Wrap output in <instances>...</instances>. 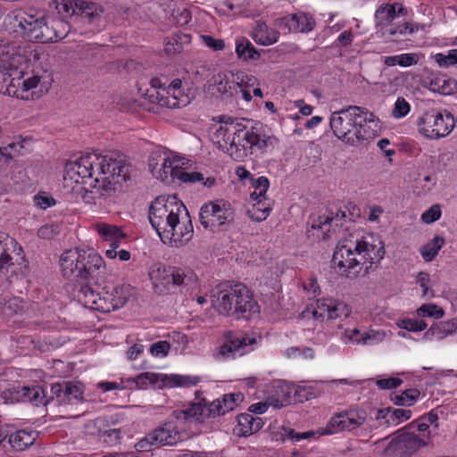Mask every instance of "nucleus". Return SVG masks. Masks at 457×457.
<instances>
[{"label":"nucleus","mask_w":457,"mask_h":457,"mask_svg":"<svg viewBox=\"0 0 457 457\" xmlns=\"http://www.w3.org/2000/svg\"><path fill=\"white\" fill-rule=\"evenodd\" d=\"M224 343L220 347L219 354L224 357L242 356L253 350L256 338L244 332L227 331L224 334Z\"/></svg>","instance_id":"14"},{"label":"nucleus","mask_w":457,"mask_h":457,"mask_svg":"<svg viewBox=\"0 0 457 457\" xmlns=\"http://www.w3.org/2000/svg\"><path fill=\"white\" fill-rule=\"evenodd\" d=\"M358 126L354 130V145L362 141L374 138L379 129V120L373 112L362 107V112L359 117Z\"/></svg>","instance_id":"20"},{"label":"nucleus","mask_w":457,"mask_h":457,"mask_svg":"<svg viewBox=\"0 0 457 457\" xmlns=\"http://www.w3.org/2000/svg\"><path fill=\"white\" fill-rule=\"evenodd\" d=\"M356 251L359 256H362L364 259V264H366V272H369L370 269L377 267V263L384 258L385 248L382 242H379V246L370 244L365 240H356Z\"/></svg>","instance_id":"23"},{"label":"nucleus","mask_w":457,"mask_h":457,"mask_svg":"<svg viewBox=\"0 0 457 457\" xmlns=\"http://www.w3.org/2000/svg\"><path fill=\"white\" fill-rule=\"evenodd\" d=\"M236 54L239 59L244 61H255L261 57L260 52L245 37H239L236 40Z\"/></svg>","instance_id":"30"},{"label":"nucleus","mask_w":457,"mask_h":457,"mask_svg":"<svg viewBox=\"0 0 457 457\" xmlns=\"http://www.w3.org/2000/svg\"><path fill=\"white\" fill-rule=\"evenodd\" d=\"M18 393H21V400L32 403L34 405H47L51 398L46 399L45 390L41 386H21Z\"/></svg>","instance_id":"29"},{"label":"nucleus","mask_w":457,"mask_h":457,"mask_svg":"<svg viewBox=\"0 0 457 457\" xmlns=\"http://www.w3.org/2000/svg\"><path fill=\"white\" fill-rule=\"evenodd\" d=\"M176 178L183 183H195L204 180L203 173L198 171L188 172L183 170L177 171Z\"/></svg>","instance_id":"54"},{"label":"nucleus","mask_w":457,"mask_h":457,"mask_svg":"<svg viewBox=\"0 0 457 457\" xmlns=\"http://www.w3.org/2000/svg\"><path fill=\"white\" fill-rule=\"evenodd\" d=\"M434 58L441 67L454 65L457 63V49L450 50L447 54L438 53L434 56Z\"/></svg>","instance_id":"52"},{"label":"nucleus","mask_w":457,"mask_h":457,"mask_svg":"<svg viewBox=\"0 0 457 457\" xmlns=\"http://www.w3.org/2000/svg\"><path fill=\"white\" fill-rule=\"evenodd\" d=\"M182 86V81L179 79H173L169 85L167 90L164 88L163 92H153L149 94L148 92L145 96L148 97L151 103H156L160 106L168 107V108H180L182 106H186L189 101L188 98H179L176 92L179 91Z\"/></svg>","instance_id":"18"},{"label":"nucleus","mask_w":457,"mask_h":457,"mask_svg":"<svg viewBox=\"0 0 457 457\" xmlns=\"http://www.w3.org/2000/svg\"><path fill=\"white\" fill-rule=\"evenodd\" d=\"M99 234L105 237L106 240H117L123 237L120 228L111 225H103L99 228Z\"/></svg>","instance_id":"55"},{"label":"nucleus","mask_w":457,"mask_h":457,"mask_svg":"<svg viewBox=\"0 0 457 457\" xmlns=\"http://www.w3.org/2000/svg\"><path fill=\"white\" fill-rule=\"evenodd\" d=\"M154 294L166 295L179 289L187 294L197 286V277L191 270L155 263L148 272Z\"/></svg>","instance_id":"3"},{"label":"nucleus","mask_w":457,"mask_h":457,"mask_svg":"<svg viewBox=\"0 0 457 457\" xmlns=\"http://www.w3.org/2000/svg\"><path fill=\"white\" fill-rule=\"evenodd\" d=\"M199 382V378L182 375H164L162 377V385L158 387H173V386H195Z\"/></svg>","instance_id":"32"},{"label":"nucleus","mask_w":457,"mask_h":457,"mask_svg":"<svg viewBox=\"0 0 457 457\" xmlns=\"http://www.w3.org/2000/svg\"><path fill=\"white\" fill-rule=\"evenodd\" d=\"M75 11L73 13L76 15H81L88 19L90 23L97 22L101 20L103 13L104 12V7L100 4L92 1L78 0L73 2Z\"/></svg>","instance_id":"25"},{"label":"nucleus","mask_w":457,"mask_h":457,"mask_svg":"<svg viewBox=\"0 0 457 457\" xmlns=\"http://www.w3.org/2000/svg\"><path fill=\"white\" fill-rule=\"evenodd\" d=\"M222 402L216 399L211 403H207L205 399H202L198 403H192L184 410H175L171 413V418L177 421L204 423L206 419L215 418L216 416L224 415Z\"/></svg>","instance_id":"7"},{"label":"nucleus","mask_w":457,"mask_h":457,"mask_svg":"<svg viewBox=\"0 0 457 457\" xmlns=\"http://www.w3.org/2000/svg\"><path fill=\"white\" fill-rule=\"evenodd\" d=\"M244 400V395L241 393L226 394L222 396V408L225 413L233 411Z\"/></svg>","instance_id":"43"},{"label":"nucleus","mask_w":457,"mask_h":457,"mask_svg":"<svg viewBox=\"0 0 457 457\" xmlns=\"http://www.w3.org/2000/svg\"><path fill=\"white\" fill-rule=\"evenodd\" d=\"M411 410L392 408L389 419H386V426L398 425L400 422L411 419Z\"/></svg>","instance_id":"45"},{"label":"nucleus","mask_w":457,"mask_h":457,"mask_svg":"<svg viewBox=\"0 0 457 457\" xmlns=\"http://www.w3.org/2000/svg\"><path fill=\"white\" fill-rule=\"evenodd\" d=\"M170 349V345L167 341H158L150 346V353L154 356H166Z\"/></svg>","instance_id":"63"},{"label":"nucleus","mask_w":457,"mask_h":457,"mask_svg":"<svg viewBox=\"0 0 457 457\" xmlns=\"http://www.w3.org/2000/svg\"><path fill=\"white\" fill-rule=\"evenodd\" d=\"M162 374L145 372L132 378V381L136 384L137 388H145L148 384L157 385L159 382L162 383Z\"/></svg>","instance_id":"40"},{"label":"nucleus","mask_w":457,"mask_h":457,"mask_svg":"<svg viewBox=\"0 0 457 457\" xmlns=\"http://www.w3.org/2000/svg\"><path fill=\"white\" fill-rule=\"evenodd\" d=\"M392 408H383V409H376L370 408L368 412V418L374 420H384V424L386 425V419H389V413L391 412Z\"/></svg>","instance_id":"62"},{"label":"nucleus","mask_w":457,"mask_h":457,"mask_svg":"<svg viewBox=\"0 0 457 457\" xmlns=\"http://www.w3.org/2000/svg\"><path fill=\"white\" fill-rule=\"evenodd\" d=\"M262 28V26H260ZM266 35L262 33V29H260L259 32L255 34L254 40L257 44L262 46H270L276 43L278 39L279 33L274 30L269 31L267 29L265 30Z\"/></svg>","instance_id":"47"},{"label":"nucleus","mask_w":457,"mask_h":457,"mask_svg":"<svg viewBox=\"0 0 457 457\" xmlns=\"http://www.w3.org/2000/svg\"><path fill=\"white\" fill-rule=\"evenodd\" d=\"M316 392L312 387L295 386L294 391V402L303 403L316 397Z\"/></svg>","instance_id":"51"},{"label":"nucleus","mask_w":457,"mask_h":457,"mask_svg":"<svg viewBox=\"0 0 457 457\" xmlns=\"http://www.w3.org/2000/svg\"><path fill=\"white\" fill-rule=\"evenodd\" d=\"M15 21L25 39L40 43L52 41L53 33L44 17H36L35 15L22 12L15 16Z\"/></svg>","instance_id":"9"},{"label":"nucleus","mask_w":457,"mask_h":457,"mask_svg":"<svg viewBox=\"0 0 457 457\" xmlns=\"http://www.w3.org/2000/svg\"><path fill=\"white\" fill-rule=\"evenodd\" d=\"M457 331V318L446 321H441L433 324L423 335V339L430 340L434 337L437 339H443L447 335Z\"/></svg>","instance_id":"27"},{"label":"nucleus","mask_w":457,"mask_h":457,"mask_svg":"<svg viewBox=\"0 0 457 457\" xmlns=\"http://www.w3.org/2000/svg\"><path fill=\"white\" fill-rule=\"evenodd\" d=\"M212 305L220 314L237 320H250L260 307L246 286L226 281L216 285L210 292Z\"/></svg>","instance_id":"2"},{"label":"nucleus","mask_w":457,"mask_h":457,"mask_svg":"<svg viewBox=\"0 0 457 457\" xmlns=\"http://www.w3.org/2000/svg\"><path fill=\"white\" fill-rule=\"evenodd\" d=\"M199 220L204 228L213 230L218 227L221 230H227L234 222L235 213L228 202L219 199L206 203L201 207Z\"/></svg>","instance_id":"5"},{"label":"nucleus","mask_w":457,"mask_h":457,"mask_svg":"<svg viewBox=\"0 0 457 457\" xmlns=\"http://www.w3.org/2000/svg\"><path fill=\"white\" fill-rule=\"evenodd\" d=\"M23 71L7 61H0V94L19 97Z\"/></svg>","instance_id":"17"},{"label":"nucleus","mask_w":457,"mask_h":457,"mask_svg":"<svg viewBox=\"0 0 457 457\" xmlns=\"http://www.w3.org/2000/svg\"><path fill=\"white\" fill-rule=\"evenodd\" d=\"M155 439V447L161 446H174L179 443L186 440L188 436H186L185 431L179 429L174 420H168L157 427L152 431Z\"/></svg>","instance_id":"19"},{"label":"nucleus","mask_w":457,"mask_h":457,"mask_svg":"<svg viewBox=\"0 0 457 457\" xmlns=\"http://www.w3.org/2000/svg\"><path fill=\"white\" fill-rule=\"evenodd\" d=\"M430 89L444 96L453 95L457 92V81L445 77H436L430 81Z\"/></svg>","instance_id":"33"},{"label":"nucleus","mask_w":457,"mask_h":457,"mask_svg":"<svg viewBox=\"0 0 457 457\" xmlns=\"http://www.w3.org/2000/svg\"><path fill=\"white\" fill-rule=\"evenodd\" d=\"M410 104L403 97H398L393 110V116L395 118H403L410 112Z\"/></svg>","instance_id":"58"},{"label":"nucleus","mask_w":457,"mask_h":457,"mask_svg":"<svg viewBox=\"0 0 457 457\" xmlns=\"http://www.w3.org/2000/svg\"><path fill=\"white\" fill-rule=\"evenodd\" d=\"M419 62V55L417 54H402L397 55L396 64L401 67H410L417 64Z\"/></svg>","instance_id":"64"},{"label":"nucleus","mask_w":457,"mask_h":457,"mask_svg":"<svg viewBox=\"0 0 457 457\" xmlns=\"http://www.w3.org/2000/svg\"><path fill=\"white\" fill-rule=\"evenodd\" d=\"M183 225L180 223V220L179 219V223L174 224V230H170V227H168L164 231L162 230V235L160 236L161 240L165 244L167 242H174L176 245L178 243L180 244V233L182 232Z\"/></svg>","instance_id":"42"},{"label":"nucleus","mask_w":457,"mask_h":457,"mask_svg":"<svg viewBox=\"0 0 457 457\" xmlns=\"http://www.w3.org/2000/svg\"><path fill=\"white\" fill-rule=\"evenodd\" d=\"M441 216V210L438 204H435L428 209L421 215V220L427 224L436 221Z\"/></svg>","instance_id":"61"},{"label":"nucleus","mask_w":457,"mask_h":457,"mask_svg":"<svg viewBox=\"0 0 457 457\" xmlns=\"http://www.w3.org/2000/svg\"><path fill=\"white\" fill-rule=\"evenodd\" d=\"M345 414L351 416L359 427H361L368 420V411L364 409H348L345 411Z\"/></svg>","instance_id":"57"},{"label":"nucleus","mask_w":457,"mask_h":457,"mask_svg":"<svg viewBox=\"0 0 457 457\" xmlns=\"http://www.w3.org/2000/svg\"><path fill=\"white\" fill-rule=\"evenodd\" d=\"M444 244L445 239L440 236H436L420 248V254L425 261L430 262L436 256Z\"/></svg>","instance_id":"36"},{"label":"nucleus","mask_w":457,"mask_h":457,"mask_svg":"<svg viewBox=\"0 0 457 457\" xmlns=\"http://www.w3.org/2000/svg\"><path fill=\"white\" fill-rule=\"evenodd\" d=\"M262 126L255 125L253 126L249 130H246L243 135V139L246 141L250 145V147L253 148L255 142L261 137Z\"/></svg>","instance_id":"56"},{"label":"nucleus","mask_w":457,"mask_h":457,"mask_svg":"<svg viewBox=\"0 0 457 457\" xmlns=\"http://www.w3.org/2000/svg\"><path fill=\"white\" fill-rule=\"evenodd\" d=\"M397 325L400 328L412 332L422 331L428 327V324L424 320H418L413 319L401 320L398 321Z\"/></svg>","instance_id":"46"},{"label":"nucleus","mask_w":457,"mask_h":457,"mask_svg":"<svg viewBox=\"0 0 457 457\" xmlns=\"http://www.w3.org/2000/svg\"><path fill=\"white\" fill-rule=\"evenodd\" d=\"M350 309L347 304L343 302L333 300L332 308L330 310L329 320H336L337 318L348 317L350 314Z\"/></svg>","instance_id":"50"},{"label":"nucleus","mask_w":457,"mask_h":457,"mask_svg":"<svg viewBox=\"0 0 457 457\" xmlns=\"http://www.w3.org/2000/svg\"><path fill=\"white\" fill-rule=\"evenodd\" d=\"M362 107L351 105L332 113L330 128L334 135L344 143L354 145V130L358 126Z\"/></svg>","instance_id":"6"},{"label":"nucleus","mask_w":457,"mask_h":457,"mask_svg":"<svg viewBox=\"0 0 457 457\" xmlns=\"http://www.w3.org/2000/svg\"><path fill=\"white\" fill-rule=\"evenodd\" d=\"M237 434L241 436H248L258 432L264 425L260 417H253L251 413H241L237 416Z\"/></svg>","instance_id":"26"},{"label":"nucleus","mask_w":457,"mask_h":457,"mask_svg":"<svg viewBox=\"0 0 457 457\" xmlns=\"http://www.w3.org/2000/svg\"><path fill=\"white\" fill-rule=\"evenodd\" d=\"M276 24L278 27L284 26L288 31L307 33L314 29L315 21L305 13H295L291 17L277 19Z\"/></svg>","instance_id":"24"},{"label":"nucleus","mask_w":457,"mask_h":457,"mask_svg":"<svg viewBox=\"0 0 457 457\" xmlns=\"http://www.w3.org/2000/svg\"><path fill=\"white\" fill-rule=\"evenodd\" d=\"M294 434V429L289 427L280 426L278 428H275L271 431V440L278 442V443H283L287 439L292 441V436Z\"/></svg>","instance_id":"49"},{"label":"nucleus","mask_w":457,"mask_h":457,"mask_svg":"<svg viewBox=\"0 0 457 457\" xmlns=\"http://www.w3.org/2000/svg\"><path fill=\"white\" fill-rule=\"evenodd\" d=\"M182 212L188 218L186 206L181 202H178L176 196L167 198L160 195L151 203L148 218L160 237L162 230L164 231L168 227H170V230H174V224L179 223V216Z\"/></svg>","instance_id":"4"},{"label":"nucleus","mask_w":457,"mask_h":457,"mask_svg":"<svg viewBox=\"0 0 457 457\" xmlns=\"http://www.w3.org/2000/svg\"><path fill=\"white\" fill-rule=\"evenodd\" d=\"M346 218V212L339 210L331 216H319L318 218H314L311 224V228L312 229H323L327 226H329V228L332 226H343V221H345Z\"/></svg>","instance_id":"28"},{"label":"nucleus","mask_w":457,"mask_h":457,"mask_svg":"<svg viewBox=\"0 0 457 457\" xmlns=\"http://www.w3.org/2000/svg\"><path fill=\"white\" fill-rule=\"evenodd\" d=\"M419 131L428 138L436 139L447 136L454 127L453 114L432 110L425 112L417 121Z\"/></svg>","instance_id":"8"},{"label":"nucleus","mask_w":457,"mask_h":457,"mask_svg":"<svg viewBox=\"0 0 457 457\" xmlns=\"http://www.w3.org/2000/svg\"><path fill=\"white\" fill-rule=\"evenodd\" d=\"M112 298H113L114 307L117 309L123 307L128 302L131 293L129 285H107Z\"/></svg>","instance_id":"34"},{"label":"nucleus","mask_w":457,"mask_h":457,"mask_svg":"<svg viewBox=\"0 0 457 457\" xmlns=\"http://www.w3.org/2000/svg\"><path fill=\"white\" fill-rule=\"evenodd\" d=\"M179 170V169H178V167H173L172 166V162L164 154L163 155L162 154V165H161V168L156 171V174H154V176L158 179H161L162 181H167L168 178H169V175L172 179H175L176 178V173Z\"/></svg>","instance_id":"37"},{"label":"nucleus","mask_w":457,"mask_h":457,"mask_svg":"<svg viewBox=\"0 0 457 457\" xmlns=\"http://www.w3.org/2000/svg\"><path fill=\"white\" fill-rule=\"evenodd\" d=\"M202 42L213 51H221L225 48V42L223 39H216L210 35H201Z\"/></svg>","instance_id":"60"},{"label":"nucleus","mask_w":457,"mask_h":457,"mask_svg":"<svg viewBox=\"0 0 457 457\" xmlns=\"http://www.w3.org/2000/svg\"><path fill=\"white\" fill-rule=\"evenodd\" d=\"M410 431L418 430L421 433L420 436L425 435V440H428L430 438V431L428 430L429 426L427 422V418H419L418 420L412 421L408 426H406Z\"/></svg>","instance_id":"53"},{"label":"nucleus","mask_w":457,"mask_h":457,"mask_svg":"<svg viewBox=\"0 0 457 457\" xmlns=\"http://www.w3.org/2000/svg\"><path fill=\"white\" fill-rule=\"evenodd\" d=\"M420 396V391L417 388H409L397 395L393 393L390 396L392 402L400 406H412Z\"/></svg>","instance_id":"35"},{"label":"nucleus","mask_w":457,"mask_h":457,"mask_svg":"<svg viewBox=\"0 0 457 457\" xmlns=\"http://www.w3.org/2000/svg\"><path fill=\"white\" fill-rule=\"evenodd\" d=\"M396 16V10L394 5H381L375 12V18L378 25L392 21Z\"/></svg>","instance_id":"41"},{"label":"nucleus","mask_w":457,"mask_h":457,"mask_svg":"<svg viewBox=\"0 0 457 457\" xmlns=\"http://www.w3.org/2000/svg\"><path fill=\"white\" fill-rule=\"evenodd\" d=\"M253 186L255 188V191L251 194V198L258 199L259 197H266V192L270 187L269 179L266 177H259L253 181Z\"/></svg>","instance_id":"48"},{"label":"nucleus","mask_w":457,"mask_h":457,"mask_svg":"<svg viewBox=\"0 0 457 457\" xmlns=\"http://www.w3.org/2000/svg\"><path fill=\"white\" fill-rule=\"evenodd\" d=\"M342 411L336 413L328 422L325 428H320V435H332L344 431Z\"/></svg>","instance_id":"39"},{"label":"nucleus","mask_w":457,"mask_h":457,"mask_svg":"<svg viewBox=\"0 0 457 457\" xmlns=\"http://www.w3.org/2000/svg\"><path fill=\"white\" fill-rule=\"evenodd\" d=\"M35 436L32 432L21 429L9 436L8 443L16 451H23L32 445Z\"/></svg>","instance_id":"31"},{"label":"nucleus","mask_w":457,"mask_h":457,"mask_svg":"<svg viewBox=\"0 0 457 457\" xmlns=\"http://www.w3.org/2000/svg\"><path fill=\"white\" fill-rule=\"evenodd\" d=\"M101 287V285L99 286ZM95 288L89 286H84L81 287L79 293L77 295V298L79 302L89 309L96 310L102 312H110L116 310L114 307L113 298L107 289V285L104 287Z\"/></svg>","instance_id":"13"},{"label":"nucleus","mask_w":457,"mask_h":457,"mask_svg":"<svg viewBox=\"0 0 457 457\" xmlns=\"http://www.w3.org/2000/svg\"><path fill=\"white\" fill-rule=\"evenodd\" d=\"M104 260L94 249H87L82 251L81 261V282L79 287L77 289V295L79 293L81 287L89 286L90 287L100 286L102 281V274L104 273Z\"/></svg>","instance_id":"10"},{"label":"nucleus","mask_w":457,"mask_h":457,"mask_svg":"<svg viewBox=\"0 0 457 457\" xmlns=\"http://www.w3.org/2000/svg\"><path fill=\"white\" fill-rule=\"evenodd\" d=\"M190 36L187 34H176L169 38L165 51L168 54H177L183 50V44L188 42Z\"/></svg>","instance_id":"38"},{"label":"nucleus","mask_w":457,"mask_h":457,"mask_svg":"<svg viewBox=\"0 0 457 457\" xmlns=\"http://www.w3.org/2000/svg\"><path fill=\"white\" fill-rule=\"evenodd\" d=\"M86 180L87 181L86 185H88L90 188L83 187L85 191L82 194V199L87 204H96L97 200H105L116 193V187L111 182L104 184V181H100L99 178H95L93 180Z\"/></svg>","instance_id":"21"},{"label":"nucleus","mask_w":457,"mask_h":457,"mask_svg":"<svg viewBox=\"0 0 457 457\" xmlns=\"http://www.w3.org/2000/svg\"><path fill=\"white\" fill-rule=\"evenodd\" d=\"M60 232L58 224H46L37 230V236L43 239H51Z\"/></svg>","instance_id":"59"},{"label":"nucleus","mask_w":457,"mask_h":457,"mask_svg":"<svg viewBox=\"0 0 457 457\" xmlns=\"http://www.w3.org/2000/svg\"><path fill=\"white\" fill-rule=\"evenodd\" d=\"M417 313L421 317H431L440 319L444 316L445 312L442 308L434 303L422 304L418 310Z\"/></svg>","instance_id":"44"},{"label":"nucleus","mask_w":457,"mask_h":457,"mask_svg":"<svg viewBox=\"0 0 457 457\" xmlns=\"http://www.w3.org/2000/svg\"><path fill=\"white\" fill-rule=\"evenodd\" d=\"M83 249H70L65 251L60 258V265L62 276L71 281H74V294L77 296V289L81 282V261Z\"/></svg>","instance_id":"16"},{"label":"nucleus","mask_w":457,"mask_h":457,"mask_svg":"<svg viewBox=\"0 0 457 457\" xmlns=\"http://www.w3.org/2000/svg\"><path fill=\"white\" fill-rule=\"evenodd\" d=\"M84 386L79 381H62L51 385V400L61 405H71L84 402Z\"/></svg>","instance_id":"15"},{"label":"nucleus","mask_w":457,"mask_h":457,"mask_svg":"<svg viewBox=\"0 0 457 457\" xmlns=\"http://www.w3.org/2000/svg\"><path fill=\"white\" fill-rule=\"evenodd\" d=\"M428 441L425 435L417 436L414 431L407 428L397 432L387 446V451L396 457H409L414 454L421 447L427 446Z\"/></svg>","instance_id":"11"},{"label":"nucleus","mask_w":457,"mask_h":457,"mask_svg":"<svg viewBox=\"0 0 457 457\" xmlns=\"http://www.w3.org/2000/svg\"><path fill=\"white\" fill-rule=\"evenodd\" d=\"M356 255V241L345 240L337 244L331 262L342 274L348 278H356L360 274V269H356L359 263Z\"/></svg>","instance_id":"12"},{"label":"nucleus","mask_w":457,"mask_h":457,"mask_svg":"<svg viewBox=\"0 0 457 457\" xmlns=\"http://www.w3.org/2000/svg\"><path fill=\"white\" fill-rule=\"evenodd\" d=\"M65 172L76 183L81 179L83 184L87 183L86 179L99 178L100 181L111 182L116 187L130 179L129 165L126 162L125 156L118 153L104 155L87 154L75 161H69L65 165Z\"/></svg>","instance_id":"1"},{"label":"nucleus","mask_w":457,"mask_h":457,"mask_svg":"<svg viewBox=\"0 0 457 457\" xmlns=\"http://www.w3.org/2000/svg\"><path fill=\"white\" fill-rule=\"evenodd\" d=\"M295 386L284 380H277L272 384V393L268 396V403L275 409L290 405L294 403Z\"/></svg>","instance_id":"22"}]
</instances>
